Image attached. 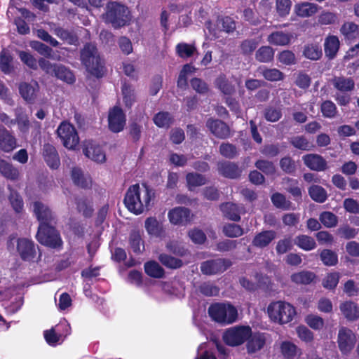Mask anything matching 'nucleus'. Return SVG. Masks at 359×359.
<instances>
[{"label": "nucleus", "instance_id": "nucleus-45", "mask_svg": "<svg viewBox=\"0 0 359 359\" xmlns=\"http://www.w3.org/2000/svg\"><path fill=\"white\" fill-rule=\"evenodd\" d=\"M271 201L273 205L278 208L283 210L294 209L292 203L290 201H287L285 196L281 194L276 193L273 194L271 196Z\"/></svg>", "mask_w": 359, "mask_h": 359}, {"label": "nucleus", "instance_id": "nucleus-29", "mask_svg": "<svg viewBox=\"0 0 359 359\" xmlns=\"http://www.w3.org/2000/svg\"><path fill=\"white\" fill-rule=\"evenodd\" d=\"M292 39V34L283 32H274L268 36V41L275 46H287Z\"/></svg>", "mask_w": 359, "mask_h": 359}, {"label": "nucleus", "instance_id": "nucleus-30", "mask_svg": "<svg viewBox=\"0 0 359 359\" xmlns=\"http://www.w3.org/2000/svg\"><path fill=\"white\" fill-rule=\"evenodd\" d=\"M325 53L326 56L332 59L335 57L339 48V40L334 35L328 36L325 40Z\"/></svg>", "mask_w": 359, "mask_h": 359}, {"label": "nucleus", "instance_id": "nucleus-18", "mask_svg": "<svg viewBox=\"0 0 359 359\" xmlns=\"http://www.w3.org/2000/svg\"><path fill=\"white\" fill-rule=\"evenodd\" d=\"M304 164L311 170L323 171L327 168L326 161L318 154H311L302 157Z\"/></svg>", "mask_w": 359, "mask_h": 359}, {"label": "nucleus", "instance_id": "nucleus-51", "mask_svg": "<svg viewBox=\"0 0 359 359\" xmlns=\"http://www.w3.org/2000/svg\"><path fill=\"white\" fill-rule=\"evenodd\" d=\"M195 68L191 65L187 64L184 65L179 75L177 86L181 88H186L187 86L188 76L193 74Z\"/></svg>", "mask_w": 359, "mask_h": 359}, {"label": "nucleus", "instance_id": "nucleus-1", "mask_svg": "<svg viewBox=\"0 0 359 359\" xmlns=\"http://www.w3.org/2000/svg\"><path fill=\"white\" fill-rule=\"evenodd\" d=\"M33 211L40 222L36 234L37 241L42 245L52 248H60L62 241L58 232L52 226L54 215L43 203L36 201L33 203Z\"/></svg>", "mask_w": 359, "mask_h": 359}, {"label": "nucleus", "instance_id": "nucleus-22", "mask_svg": "<svg viewBox=\"0 0 359 359\" xmlns=\"http://www.w3.org/2000/svg\"><path fill=\"white\" fill-rule=\"evenodd\" d=\"M276 238V232L273 230L262 231L255 235L252 245L263 248L268 246Z\"/></svg>", "mask_w": 359, "mask_h": 359}, {"label": "nucleus", "instance_id": "nucleus-49", "mask_svg": "<svg viewBox=\"0 0 359 359\" xmlns=\"http://www.w3.org/2000/svg\"><path fill=\"white\" fill-rule=\"evenodd\" d=\"M274 55V51L270 46H262L256 53V59L260 62H271Z\"/></svg>", "mask_w": 359, "mask_h": 359}, {"label": "nucleus", "instance_id": "nucleus-27", "mask_svg": "<svg viewBox=\"0 0 359 359\" xmlns=\"http://www.w3.org/2000/svg\"><path fill=\"white\" fill-rule=\"evenodd\" d=\"M145 229L147 233L153 236L161 238L164 236L165 231L163 225L154 217H149L145 221Z\"/></svg>", "mask_w": 359, "mask_h": 359}, {"label": "nucleus", "instance_id": "nucleus-19", "mask_svg": "<svg viewBox=\"0 0 359 359\" xmlns=\"http://www.w3.org/2000/svg\"><path fill=\"white\" fill-rule=\"evenodd\" d=\"M17 145L15 137L6 128H0V149L4 152H11Z\"/></svg>", "mask_w": 359, "mask_h": 359}, {"label": "nucleus", "instance_id": "nucleus-48", "mask_svg": "<svg viewBox=\"0 0 359 359\" xmlns=\"http://www.w3.org/2000/svg\"><path fill=\"white\" fill-rule=\"evenodd\" d=\"M311 198L318 203H323L327 199V191L324 188L318 185L311 186L309 189Z\"/></svg>", "mask_w": 359, "mask_h": 359}, {"label": "nucleus", "instance_id": "nucleus-16", "mask_svg": "<svg viewBox=\"0 0 359 359\" xmlns=\"http://www.w3.org/2000/svg\"><path fill=\"white\" fill-rule=\"evenodd\" d=\"M17 250L20 257L25 261H32L36 256V248L34 243L27 238H19Z\"/></svg>", "mask_w": 359, "mask_h": 359}, {"label": "nucleus", "instance_id": "nucleus-32", "mask_svg": "<svg viewBox=\"0 0 359 359\" xmlns=\"http://www.w3.org/2000/svg\"><path fill=\"white\" fill-rule=\"evenodd\" d=\"M340 32L345 39L348 41H352L359 37V27L352 22H345L341 26Z\"/></svg>", "mask_w": 359, "mask_h": 359}, {"label": "nucleus", "instance_id": "nucleus-62", "mask_svg": "<svg viewBox=\"0 0 359 359\" xmlns=\"http://www.w3.org/2000/svg\"><path fill=\"white\" fill-rule=\"evenodd\" d=\"M306 323L313 330H320L324 326V320L314 314L308 315L305 318Z\"/></svg>", "mask_w": 359, "mask_h": 359}, {"label": "nucleus", "instance_id": "nucleus-58", "mask_svg": "<svg viewBox=\"0 0 359 359\" xmlns=\"http://www.w3.org/2000/svg\"><path fill=\"white\" fill-rule=\"evenodd\" d=\"M223 232L227 237L236 238L242 236L244 233V231L238 224H228L224 226Z\"/></svg>", "mask_w": 359, "mask_h": 359}, {"label": "nucleus", "instance_id": "nucleus-64", "mask_svg": "<svg viewBox=\"0 0 359 359\" xmlns=\"http://www.w3.org/2000/svg\"><path fill=\"white\" fill-rule=\"evenodd\" d=\"M219 152L227 158H233L238 154L236 147L229 143H222L219 147Z\"/></svg>", "mask_w": 359, "mask_h": 359}, {"label": "nucleus", "instance_id": "nucleus-46", "mask_svg": "<svg viewBox=\"0 0 359 359\" xmlns=\"http://www.w3.org/2000/svg\"><path fill=\"white\" fill-rule=\"evenodd\" d=\"M196 52V47L192 44L180 43L176 46V53L182 58H188Z\"/></svg>", "mask_w": 359, "mask_h": 359}, {"label": "nucleus", "instance_id": "nucleus-17", "mask_svg": "<svg viewBox=\"0 0 359 359\" xmlns=\"http://www.w3.org/2000/svg\"><path fill=\"white\" fill-rule=\"evenodd\" d=\"M247 340L248 352L249 353H256L264 348L266 341V334L261 332L252 333Z\"/></svg>", "mask_w": 359, "mask_h": 359}, {"label": "nucleus", "instance_id": "nucleus-60", "mask_svg": "<svg viewBox=\"0 0 359 359\" xmlns=\"http://www.w3.org/2000/svg\"><path fill=\"white\" fill-rule=\"evenodd\" d=\"M264 117L270 122H276L282 116L281 109L274 107H269L264 110Z\"/></svg>", "mask_w": 359, "mask_h": 359}, {"label": "nucleus", "instance_id": "nucleus-9", "mask_svg": "<svg viewBox=\"0 0 359 359\" xmlns=\"http://www.w3.org/2000/svg\"><path fill=\"white\" fill-rule=\"evenodd\" d=\"M57 134L65 147L71 150L76 149L79 137L73 125L67 121L62 122L57 129Z\"/></svg>", "mask_w": 359, "mask_h": 359}, {"label": "nucleus", "instance_id": "nucleus-43", "mask_svg": "<svg viewBox=\"0 0 359 359\" xmlns=\"http://www.w3.org/2000/svg\"><path fill=\"white\" fill-rule=\"evenodd\" d=\"M294 243L299 248L306 251L311 250L316 247L315 240L306 235H301L296 237Z\"/></svg>", "mask_w": 359, "mask_h": 359}, {"label": "nucleus", "instance_id": "nucleus-3", "mask_svg": "<svg viewBox=\"0 0 359 359\" xmlns=\"http://www.w3.org/2000/svg\"><path fill=\"white\" fill-rule=\"evenodd\" d=\"M81 58L86 69L96 77H101L104 74L103 63L99 56L96 47L92 43H87L81 53Z\"/></svg>", "mask_w": 359, "mask_h": 359}, {"label": "nucleus", "instance_id": "nucleus-42", "mask_svg": "<svg viewBox=\"0 0 359 359\" xmlns=\"http://www.w3.org/2000/svg\"><path fill=\"white\" fill-rule=\"evenodd\" d=\"M77 209L85 217L91 216L93 208L92 201L86 197H81L76 199Z\"/></svg>", "mask_w": 359, "mask_h": 359}, {"label": "nucleus", "instance_id": "nucleus-24", "mask_svg": "<svg viewBox=\"0 0 359 359\" xmlns=\"http://www.w3.org/2000/svg\"><path fill=\"white\" fill-rule=\"evenodd\" d=\"M39 89V84L36 82L32 83H21L19 86L20 95L28 102H32L35 100Z\"/></svg>", "mask_w": 359, "mask_h": 359}, {"label": "nucleus", "instance_id": "nucleus-12", "mask_svg": "<svg viewBox=\"0 0 359 359\" xmlns=\"http://www.w3.org/2000/svg\"><path fill=\"white\" fill-rule=\"evenodd\" d=\"M206 29L213 37H218L219 32L224 31L229 33L236 29L235 22L229 17L221 18L217 20L216 24L208 22L205 25Z\"/></svg>", "mask_w": 359, "mask_h": 359}, {"label": "nucleus", "instance_id": "nucleus-37", "mask_svg": "<svg viewBox=\"0 0 359 359\" xmlns=\"http://www.w3.org/2000/svg\"><path fill=\"white\" fill-rule=\"evenodd\" d=\"M316 278L314 273L302 271L300 272L294 273L291 276V280L296 284L307 285L311 283Z\"/></svg>", "mask_w": 359, "mask_h": 359}, {"label": "nucleus", "instance_id": "nucleus-25", "mask_svg": "<svg viewBox=\"0 0 359 359\" xmlns=\"http://www.w3.org/2000/svg\"><path fill=\"white\" fill-rule=\"evenodd\" d=\"M43 155L48 165L53 168H57L60 165V158L55 148L49 144H46L43 147Z\"/></svg>", "mask_w": 359, "mask_h": 359}, {"label": "nucleus", "instance_id": "nucleus-2", "mask_svg": "<svg viewBox=\"0 0 359 359\" xmlns=\"http://www.w3.org/2000/svg\"><path fill=\"white\" fill-rule=\"evenodd\" d=\"M154 193L147 185L135 184L127 190L124 204L127 209L138 215L149 210Z\"/></svg>", "mask_w": 359, "mask_h": 359}, {"label": "nucleus", "instance_id": "nucleus-8", "mask_svg": "<svg viewBox=\"0 0 359 359\" xmlns=\"http://www.w3.org/2000/svg\"><path fill=\"white\" fill-rule=\"evenodd\" d=\"M70 333V325L65 319H63L55 327L44 331L43 336L49 345L55 346L60 344Z\"/></svg>", "mask_w": 359, "mask_h": 359}, {"label": "nucleus", "instance_id": "nucleus-6", "mask_svg": "<svg viewBox=\"0 0 359 359\" xmlns=\"http://www.w3.org/2000/svg\"><path fill=\"white\" fill-rule=\"evenodd\" d=\"M211 318L221 324H231L238 318V311L235 306L229 303H217L208 309Z\"/></svg>", "mask_w": 359, "mask_h": 359}, {"label": "nucleus", "instance_id": "nucleus-28", "mask_svg": "<svg viewBox=\"0 0 359 359\" xmlns=\"http://www.w3.org/2000/svg\"><path fill=\"white\" fill-rule=\"evenodd\" d=\"M219 172L229 178H236L241 175V170L231 162H222L218 164Z\"/></svg>", "mask_w": 359, "mask_h": 359}, {"label": "nucleus", "instance_id": "nucleus-7", "mask_svg": "<svg viewBox=\"0 0 359 359\" xmlns=\"http://www.w3.org/2000/svg\"><path fill=\"white\" fill-rule=\"evenodd\" d=\"M252 334L248 325H237L227 329L223 334L224 341L229 346H238L243 344Z\"/></svg>", "mask_w": 359, "mask_h": 359}, {"label": "nucleus", "instance_id": "nucleus-15", "mask_svg": "<svg viewBox=\"0 0 359 359\" xmlns=\"http://www.w3.org/2000/svg\"><path fill=\"white\" fill-rule=\"evenodd\" d=\"M168 217L172 224L185 225L191 221V211L184 207H176L168 212Z\"/></svg>", "mask_w": 359, "mask_h": 359}, {"label": "nucleus", "instance_id": "nucleus-23", "mask_svg": "<svg viewBox=\"0 0 359 359\" xmlns=\"http://www.w3.org/2000/svg\"><path fill=\"white\" fill-rule=\"evenodd\" d=\"M318 6L311 2H299L294 5V13L301 18H309L316 14L318 11Z\"/></svg>", "mask_w": 359, "mask_h": 359}, {"label": "nucleus", "instance_id": "nucleus-44", "mask_svg": "<svg viewBox=\"0 0 359 359\" xmlns=\"http://www.w3.org/2000/svg\"><path fill=\"white\" fill-rule=\"evenodd\" d=\"M129 241L130 246L135 253L139 254L144 250V242L142 241L141 235L139 232H132L130 235Z\"/></svg>", "mask_w": 359, "mask_h": 359}, {"label": "nucleus", "instance_id": "nucleus-61", "mask_svg": "<svg viewBox=\"0 0 359 359\" xmlns=\"http://www.w3.org/2000/svg\"><path fill=\"white\" fill-rule=\"evenodd\" d=\"M8 189L11 191L9 200L11 204L16 212H21L23 209V201L18 194L11 190L10 186Z\"/></svg>", "mask_w": 359, "mask_h": 359}, {"label": "nucleus", "instance_id": "nucleus-56", "mask_svg": "<svg viewBox=\"0 0 359 359\" xmlns=\"http://www.w3.org/2000/svg\"><path fill=\"white\" fill-rule=\"evenodd\" d=\"M320 222L327 228L335 226L338 222L337 217L332 212L325 211L320 215Z\"/></svg>", "mask_w": 359, "mask_h": 359}, {"label": "nucleus", "instance_id": "nucleus-36", "mask_svg": "<svg viewBox=\"0 0 359 359\" xmlns=\"http://www.w3.org/2000/svg\"><path fill=\"white\" fill-rule=\"evenodd\" d=\"M52 30L54 34L69 44L75 45L78 42L77 37L72 32L60 27H55Z\"/></svg>", "mask_w": 359, "mask_h": 359}, {"label": "nucleus", "instance_id": "nucleus-50", "mask_svg": "<svg viewBox=\"0 0 359 359\" xmlns=\"http://www.w3.org/2000/svg\"><path fill=\"white\" fill-rule=\"evenodd\" d=\"M13 57L11 54L3 50L0 55V69L4 74H10L12 71L11 62Z\"/></svg>", "mask_w": 359, "mask_h": 359}, {"label": "nucleus", "instance_id": "nucleus-38", "mask_svg": "<svg viewBox=\"0 0 359 359\" xmlns=\"http://www.w3.org/2000/svg\"><path fill=\"white\" fill-rule=\"evenodd\" d=\"M53 74L57 79L67 83H73L75 81V77L73 73L65 66L60 65L55 66V69Z\"/></svg>", "mask_w": 359, "mask_h": 359}, {"label": "nucleus", "instance_id": "nucleus-59", "mask_svg": "<svg viewBox=\"0 0 359 359\" xmlns=\"http://www.w3.org/2000/svg\"><path fill=\"white\" fill-rule=\"evenodd\" d=\"M283 355L287 358H294L298 351L297 347L292 342L283 341L280 346Z\"/></svg>", "mask_w": 359, "mask_h": 359}, {"label": "nucleus", "instance_id": "nucleus-41", "mask_svg": "<svg viewBox=\"0 0 359 359\" xmlns=\"http://www.w3.org/2000/svg\"><path fill=\"white\" fill-rule=\"evenodd\" d=\"M340 273L339 272H330L327 273L322 280V285L327 290H334L337 286L339 279Z\"/></svg>", "mask_w": 359, "mask_h": 359}, {"label": "nucleus", "instance_id": "nucleus-20", "mask_svg": "<svg viewBox=\"0 0 359 359\" xmlns=\"http://www.w3.org/2000/svg\"><path fill=\"white\" fill-rule=\"evenodd\" d=\"M220 209L226 217L233 221H239L240 215L244 212L243 206L229 202L222 204Z\"/></svg>", "mask_w": 359, "mask_h": 359}, {"label": "nucleus", "instance_id": "nucleus-34", "mask_svg": "<svg viewBox=\"0 0 359 359\" xmlns=\"http://www.w3.org/2000/svg\"><path fill=\"white\" fill-rule=\"evenodd\" d=\"M72 178L75 184L82 188H86L91 184L89 176L85 175L80 168H74L72 170Z\"/></svg>", "mask_w": 359, "mask_h": 359}, {"label": "nucleus", "instance_id": "nucleus-39", "mask_svg": "<svg viewBox=\"0 0 359 359\" xmlns=\"http://www.w3.org/2000/svg\"><path fill=\"white\" fill-rule=\"evenodd\" d=\"M186 179L189 191H193L196 187L204 185L207 181L203 175L195 172L188 173Z\"/></svg>", "mask_w": 359, "mask_h": 359}, {"label": "nucleus", "instance_id": "nucleus-53", "mask_svg": "<svg viewBox=\"0 0 359 359\" xmlns=\"http://www.w3.org/2000/svg\"><path fill=\"white\" fill-rule=\"evenodd\" d=\"M217 87L225 95H231L235 91L234 86L226 80L225 76H219L215 81Z\"/></svg>", "mask_w": 359, "mask_h": 359}, {"label": "nucleus", "instance_id": "nucleus-31", "mask_svg": "<svg viewBox=\"0 0 359 359\" xmlns=\"http://www.w3.org/2000/svg\"><path fill=\"white\" fill-rule=\"evenodd\" d=\"M257 72L264 76V78L270 81H282L284 79L283 72L277 69H269L264 66L259 67Z\"/></svg>", "mask_w": 359, "mask_h": 359}, {"label": "nucleus", "instance_id": "nucleus-33", "mask_svg": "<svg viewBox=\"0 0 359 359\" xmlns=\"http://www.w3.org/2000/svg\"><path fill=\"white\" fill-rule=\"evenodd\" d=\"M0 172L3 176L11 180H15L19 177L18 170L11 163L1 158H0Z\"/></svg>", "mask_w": 359, "mask_h": 359}, {"label": "nucleus", "instance_id": "nucleus-63", "mask_svg": "<svg viewBox=\"0 0 359 359\" xmlns=\"http://www.w3.org/2000/svg\"><path fill=\"white\" fill-rule=\"evenodd\" d=\"M323 115L327 118H334L337 114V107L332 101H325L321 104Z\"/></svg>", "mask_w": 359, "mask_h": 359}, {"label": "nucleus", "instance_id": "nucleus-11", "mask_svg": "<svg viewBox=\"0 0 359 359\" xmlns=\"http://www.w3.org/2000/svg\"><path fill=\"white\" fill-rule=\"evenodd\" d=\"M231 262L229 259H217L203 262L201 264V271L205 275H214L226 271Z\"/></svg>", "mask_w": 359, "mask_h": 359}, {"label": "nucleus", "instance_id": "nucleus-13", "mask_svg": "<svg viewBox=\"0 0 359 359\" xmlns=\"http://www.w3.org/2000/svg\"><path fill=\"white\" fill-rule=\"evenodd\" d=\"M109 128L114 133H118L124 128L126 125V115L118 107H114L109 111Z\"/></svg>", "mask_w": 359, "mask_h": 359}, {"label": "nucleus", "instance_id": "nucleus-35", "mask_svg": "<svg viewBox=\"0 0 359 359\" xmlns=\"http://www.w3.org/2000/svg\"><path fill=\"white\" fill-rule=\"evenodd\" d=\"M332 84L335 88L342 92L351 91L355 86L352 79L343 76L334 77L332 80Z\"/></svg>", "mask_w": 359, "mask_h": 359}, {"label": "nucleus", "instance_id": "nucleus-4", "mask_svg": "<svg viewBox=\"0 0 359 359\" xmlns=\"http://www.w3.org/2000/svg\"><path fill=\"white\" fill-rule=\"evenodd\" d=\"M267 313L272 321L285 324L292 320L296 315V310L290 303L277 301L268 306Z\"/></svg>", "mask_w": 359, "mask_h": 359}, {"label": "nucleus", "instance_id": "nucleus-14", "mask_svg": "<svg viewBox=\"0 0 359 359\" xmlns=\"http://www.w3.org/2000/svg\"><path fill=\"white\" fill-rule=\"evenodd\" d=\"M84 155L92 161L102 163L106 160V155L102 148L93 141H85L83 144Z\"/></svg>", "mask_w": 359, "mask_h": 359}, {"label": "nucleus", "instance_id": "nucleus-40", "mask_svg": "<svg viewBox=\"0 0 359 359\" xmlns=\"http://www.w3.org/2000/svg\"><path fill=\"white\" fill-rule=\"evenodd\" d=\"M15 123H18L19 130L23 133H27L29 129V121L28 116L24 113L22 109H17L15 110Z\"/></svg>", "mask_w": 359, "mask_h": 359}, {"label": "nucleus", "instance_id": "nucleus-21", "mask_svg": "<svg viewBox=\"0 0 359 359\" xmlns=\"http://www.w3.org/2000/svg\"><path fill=\"white\" fill-rule=\"evenodd\" d=\"M211 133L219 138H226L229 135V127L222 121L209 119L206 123Z\"/></svg>", "mask_w": 359, "mask_h": 359}, {"label": "nucleus", "instance_id": "nucleus-26", "mask_svg": "<svg viewBox=\"0 0 359 359\" xmlns=\"http://www.w3.org/2000/svg\"><path fill=\"white\" fill-rule=\"evenodd\" d=\"M340 311L346 318L355 320L359 318V308L355 303L347 301L340 304Z\"/></svg>", "mask_w": 359, "mask_h": 359}, {"label": "nucleus", "instance_id": "nucleus-54", "mask_svg": "<svg viewBox=\"0 0 359 359\" xmlns=\"http://www.w3.org/2000/svg\"><path fill=\"white\" fill-rule=\"evenodd\" d=\"M154 122L159 128H168L172 122V117L168 112H159L154 116Z\"/></svg>", "mask_w": 359, "mask_h": 359}, {"label": "nucleus", "instance_id": "nucleus-55", "mask_svg": "<svg viewBox=\"0 0 359 359\" xmlns=\"http://www.w3.org/2000/svg\"><path fill=\"white\" fill-rule=\"evenodd\" d=\"M320 259L326 266H334L338 262L337 255L331 250H323L320 253Z\"/></svg>", "mask_w": 359, "mask_h": 359}, {"label": "nucleus", "instance_id": "nucleus-57", "mask_svg": "<svg viewBox=\"0 0 359 359\" xmlns=\"http://www.w3.org/2000/svg\"><path fill=\"white\" fill-rule=\"evenodd\" d=\"M304 55L310 60H316L319 59L322 55V50L318 45H308L304 48Z\"/></svg>", "mask_w": 359, "mask_h": 359}, {"label": "nucleus", "instance_id": "nucleus-10", "mask_svg": "<svg viewBox=\"0 0 359 359\" xmlns=\"http://www.w3.org/2000/svg\"><path fill=\"white\" fill-rule=\"evenodd\" d=\"M337 342L341 352L344 354H348L355 346L356 337L351 330L341 327L339 330Z\"/></svg>", "mask_w": 359, "mask_h": 359}, {"label": "nucleus", "instance_id": "nucleus-5", "mask_svg": "<svg viewBox=\"0 0 359 359\" xmlns=\"http://www.w3.org/2000/svg\"><path fill=\"white\" fill-rule=\"evenodd\" d=\"M104 18L107 22L111 23L114 27L118 28L126 25L130 20V15L126 6L112 1L107 4Z\"/></svg>", "mask_w": 359, "mask_h": 359}, {"label": "nucleus", "instance_id": "nucleus-52", "mask_svg": "<svg viewBox=\"0 0 359 359\" xmlns=\"http://www.w3.org/2000/svg\"><path fill=\"white\" fill-rule=\"evenodd\" d=\"M158 259L163 265L170 269H178L182 266V260L166 254H161Z\"/></svg>", "mask_w": 359, "mask_h": 359}, {"label": "nucleus", "instance_id": "nucleus-47", "mask_svg": "<svg viewBox=\"0 0 359 359\" xmlns=\"http://www.w3.org/2000/svg\"><path fill=\"white\" fill-rule=\"evenodd\" d=\"M145 272L151 277L161 278L164 274L163 268L156 262H148L144 264Z\"/></svg>", "mask_w": 359, "mask_h": 359}]
</instances>
